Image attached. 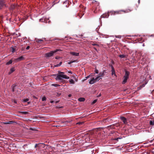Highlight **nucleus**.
<instances>
[{
    "instance_id": "13",
    "label": "nucleus",
    "mask_w": 154,
    "mask_h": 154,
    "mask_svg": "<svg viewBox=\"0 0 154 154\" xmlns=\"http://www.w3.org/2000/svg\"><path fill=\"white\" fill-rule=\"evenodd\" d=\"M85 100V98L83 97H80L78 99V100L80 102L84 101Z\"/></svg>"
},
{
    "instance_id": "27",
    "label": "nucleus",
    "mask_w": 154,
    "mask_h": 154,
    "mask_svg": "<svg viewBox=\"0 0 154 154\" xmlns=\"http://www.w3.org/2000/svg\"><path fill=\"white\" fill-rule=\"evenodd\" d=\"M97 99H95V100H94L92 102V104H94L95 103L97 102Z\"/></svg>"
},
{
    "instance_id": "30",
    "label": "nucleus",
    "mask_w": 154,
    "mask_h": 154,
    "mask_svg": "<svg viewBox=\"0 0 154 154\" xmlns=\"http://www.w3.org/2000/svg\"><path fill=\"white\" fill-rule=\"evenodd\" d=\"M146 83H145L144 84H143L141 85H140L141 88H143V87H144L145 86V85L146 84Z\"/></svg>"
},
{
    "instance_id": "25",
    "label": "nucleus",
    "mask_w": 154,
    "mask_h": 154,
    "mask_svg": "<svg viewBox=\"0 0 154 154\" xmlns=\"http://www.w3.org/2000/svg\"><path fill=\"white\" fill-rule=\"evenodd\" d=\"M63 3H65L67 1V0H60Z\"/></svg>"
},
{
    "instance_id": "5",
    "label": "nucleus",
    "mask_w": 154,
    "mask_h": 154,
    "mask_svg": "<svg viewBox=\"0 0 154 154\" xmlns=\"http://www.w3.org/2000/svg\"><path fill=\"white\" fill-rule=\"evenodd\" d=\"M111 67L112 69V75L113 76V77H115L116 78L117 77V75L116 74L114 68L112 66H111Z\"/></svg>"
},
{
    "instance_id": "23",
    "label": "nucleus",
    "mask_w": 154,
    "mask_h": 154,
    "mask_svg": "<svg viewBox=\"0 0 154 154\" xmlns=\"http://www.w3.org/2000/svg\"><path fill=\"white\" fill-rule=\"evenodd\" d=\"M23 100V102H27L29 100V99L26 98V99H24Z\"/></svg>"
},
{
    "instance_id": "26",
    "label": "nucleus",
    "mask_w": 154,
    "mask_h": 154,
    "mask_svg": "<svg viewBox=\"0 0 154 154\" xmlns=\"http://www.w3.org/2000/svg\"><path fill=\"white\" fill-rule=\"evenodd\" d=\"M46 98L45 97H42V101H45L46 100Z\"/></svg>"
},
{
    "instance_id": "34",
    "label": "nucleus",
    "mask_w": 154,
    "mask_h": 154,
    "mask_svg": "<svg viewBox=\"0 0 154 154\" xmlns=\"http://www.w3.org/2000/svg\"><path fill=\"white\" fill-rule=\"evenodd\" d=\"M142 88L141 86H140L139 87H138L137 88V90H139L141 89Z\"/></svg>"
},
{
    "instance_id": "37",
    "label": "nucleus",
    "mask_w": 154,
    "mask_h": 154,
    "mask_svg": "<svg viewBox=\"0 0 154 154\" xmlns=\"http://www.w3.org/2000/svg\"><path fill=\"white\" fill-rule=\"evenodd\" d=\"M29 48L30 47L29 46H28L26 47V49L27 50H28Z\"/></svg>"
},
{
    "instance_id": "18",
    "label": "nucleus",
    "mask_w": 154,
    "mask_h": 154,
    "mask_svg": "<svg viewBox=\"0 0 154 154\" xmlns=\"http://www.w3.org/2000/svg\"><path fill=\"white\" fill-rule=\"evenodd\" d=\"M12 60H11L6 63V64L7 65H10V64H11L12 63Z\"/></svg>"
},
{
    "instance_id": "7",
    "label": "nucleus",
    "mask_w": 154,
    "mask_h": 154,
    "mask_svg": "<svg viewBox=\"0 0 154 154\" xmlns=\"http://www.w3.org/2000/svg\"><path fill=\"white\" fill-rule=\"evenodd\" d=\"M120 119H121L124 124H127L128 122L127 120L123 116H121L120 117Z\"/></svg>"
},
{
    "instance_id": "38",
    "label": "nucleus",
    "mask_w": 154,
    "mask_h": 154,
    "mask_svg": "<svg viewBox=\"0 0 154 154\" xmlns=\"http://www.w3.org/2000/svg\"><path fill=\"white\" fill-rule=\"evenodd\" d=\"M60 95H61V94L60 93H58L57 94V96L59 97V96H60Z\"/></svg>"
},
{
    "instance_id": "49",
    "label": "nucleus",
    "mask_w": 154,
    "mask_h": 154,
    "mask_svg": "<svg viewBox=\"0 0 154 154\" xmlns=\"http://www.w3.org/2000/svg\"><path fill=\"white\" fill-rule=\"evenodd\" d=\"M152 91V92H154V90H153Z\"/></svg>"
},
{
    "instance_id": "40",
    "label": "nucleus",
    "mask_w": 154,
    "mask_h": 154,
    "mask_svg": "<svg viewBox=\"0 0 154 154\" xmlns=\"http://www.w3.org/2000/svg\"><path fill=\"white\" fill-rule=\"evenodd\" d=\"M59 58H60L59 57H58V56H57V57H55V59H59Z\"/></svg>"
},
{
    "instance_id": "19",
    "label": "nucleus",
    "mask_w": 154,
    "mask_h": 154,
    "mask_svg": "<svg viewBox=\"0 0 154 154\" xmlns=\"http://www.w3.org/2000/svg\"><path fill=\"white\" fill-rule=\"evenodd\" d=\"M69 82L71 84H74L75 83V82L72 79H71L69 80Z\"/></svg>"
},
{
    "instance_id": "43",
    "label": "nucleus",
    "mask_w": 154,
    "mask_h": 154,
    "mask_svg": "<svg viewBox=\"0 0 154 154\" xmlns=\"http://www.w3.org/2000/svg\"><path fill=\"white\" fill-rule=\"evenodd\" d=\"M22 113H23V114H27V112H22Z\"/></svg>"
},
{
    "instance_id": "28",
    "label": "nucleus",
    "mask_w": 154,
    "mask_h": 154,
    "mask_svg": "<svg viewBox=\"0 0 154 154\" xmlns=\"http://www.w3.org/2000/svg\"><path fill=\"white\" fill-rule=\"evenodd\" d=\"M116 38H121V35H116Z\"/></svg>"
},
{
    "instance_id": "14",
    "label": "nucleus",
    "mask_w": 154,
    "mask_h": 154,
    "mask_svg": "<svg viewBox=\"0 0 154 154\" xmlns=\"http://www.w3.org/2000/svg\"><path fill=\"white\" fill-rule=\"evenodd\" d=\"M14 70H15L14 68V67L10 69V72H9V73H8L9 74H11L12 72H14Z\"/></svg>"
},
{
    "instance_id": "44",
    "label": "nucleus",
    "mask_w": 154,
    "mask_h": 154,
    "mask_svg": "<svg viewBox=\"0 0 154 154\" xmlns=\"http://www.w3.org/2000/svg\"><path fill=\"white\" fill-rule=\"evenodd\" d=\"M68 73H70L71 74H72V72L71 71H69L68 72Z\"/></svg>"
},
{
    "instance_id": "12",
    "label": "nucleus",
    "mask_w": 154,
    "mask_h": 154,
    "mask_svg": "<svg viewBox=\"0 0 154 154\" xmlns=\"http://www.w3.org/2000/svg\"><path fill=\"white\" fill-rule=\"evenodd\" d=\"M104 75V71H103L102 72H100L99 73V74L98 75V76L100 77L101 78V77L103 76Z\"/></svg>"
},
{
    "instance_id": "47",
    "label": "nucleus",
    "mask_w": 154,
    "mask_h": 154,
    "mask_svg": "<svg viewBox=\"0 0 154 154\" xmlns=\"http://www.w3.org/2000/svg\"><path fill=\"white\" fill-rule=\"evenodd\" d=\"M71 94H69V95H68V96H69V97H71Z\"/></svg>"
},
{
    "instance_id": "33",
    "label": "nucleus",
    "mask_w": 154,
    "mask_h": 154,
    "mask_svg": "<svg viewBox=\"0 0 154 154\" xmlns=\"http://www.w3.org/2000/svg\"><path fill=\"white\" fill-rule=\"evenodd\" d=\"M95 73L96 74H98L99 72L98 70L97 69H95Z\"/></svg>"
},
{
    "instance_id": "20",
    "label": "nucleus",
    "mask_w": 154,
    "mask_h": 154,
    "mask_svg": "<svg viewBox=\"0 0 154 154\" xmlns=\"http://www.w3.org/2000/svg\"><path fill=\"white\" fill-rule=\"evenodd\" d=\"M51 85L55 87H57L60 86V85L56 84H53Z\"/></svg>"
},
{
    "instance_id": "32",
    "label": "nucleus",
    "mask_w": 154,
    "mask_h": 154,
    "mask_svg": "<svg viewBox=\"0 0 154 154\" xmlns=\"http://www.w3.org/2000/svg\"><path fill=\"white\" fill-rule=\"evenodd\" d=\"M84 123L83 122H78L77 123V124H79V125H82V124Z\"/></svg>"
},
{
    "instance_id": "21",
    "label": "nucleus",
    "mask_w": 154,
    "mask_h": 154,
    "mask_svg": "<svg viewBox=\"0 0 154 154\" xmlns=\"http://www.w3.org/2000/svg\"><path fill=\"white\" fill-rule=\"evenodd\" d=\"M62 63V62H60L59 63V64L55 65L54 66L55 67H57L61 65Z\"/></svg>"
},
{
    "instance_id": "17",
    "label": "nucleus",
    "mask_w": 154,
    "mask_h": 154,
    "mask_svg": "<svg viewBox=\"0 0 154 154\" xmlns=\"http://www.w3.org/2000/svg\"><path fill=\"white\" fill-rule=\"evenodd\" d=\"M101 79V78H100L98 76L96 78H94V79L96 82H97L98 81Z\"/></svg>"
},
{
    "instance_id": "48",
    "label": "nucleus",
    "mask_w": 154,
    "mask_h": 154,
    "mask_svg": "<svg viewBox=\"0 0 154 154\" xmlns=\"http://www.w3.org/2000/svg\"><path fill=\"white\" fill-rule=\"evenodd\" d=\"M154 36V35H151V36Z\"/></svg>"
},
{
    "instance_id": "36",
    "label": "nucleus",
    "mask_w": 154,
    "mask_h": 154,
    "mask_svg": "<svg viewBox=\"0 0 154 154\" xmlns=\"http://www.w3.org/2000/svg\"><path fill=\"white\" fill-rule=\"evenodd\" d=\"M83 14H82L81 16H80V15H79V18H81L82 17V16L83 15Z\"/></svg>"
},
{
    "instance_id": "4",
    "label": "nucleus",
    "mask_w": 154,
    "mask_h": 154,
    "mask_svg": "<svg viewBox=\"0 0 154 154\" xmlns=\"http://www.w3.org/2000/svg\"><path fill=\"white\" fill-rule=\"evenodd\" d=\"M17 5L16 4H12L11 5L9 9L10 10L13 11L15 9H17Z\"/></svg>"
},
{
    "instance_id": "24",
    "label": "nucleus",
    "mask_w": 154,
    "mask_h": 154,
    "mask_svg": "<svg viewBox=\"0 0 154 154\" xmlns=\"http://www.w3.org/2000/svg\"><path fill=\"white\" fill-rule=\"evenodd\" d=\"M16 86L15 85H13L12 86V91L13 92L14 91V88Z\"/></svg>"
},
{
    "instance_id": "2",
    "label": "nucleus",
    "mask_w": 154,
    "mask_h": 154,
    "mask_svg": "<svg viewBox=\"0 0 154 154\" xmlns=\"http://www.w3.org/2000/svg\"><path fill=\"white\" fill-rule=\"evenodd\" d=\"M125 74L123 77V80L122 82L123 84H125L127 82V79L129 78L130 74L129 72L127 71H125Z\"/></svg>"
},
{
    "instance_id": "45",
    "label": "nucleus",
    "mask_w": 154,
    "mask_h": 154,
    "mask_svg": "<svg viewBox=\"0 0 154 154\" xmlns=\"http://www.w3.org/2000/svg\"><path fill=\"white\" fill-rule=\"evenodd\" d=\"M12 145H13V146H14V147H16V145L14 144H13Z\"/></svg>"
},
{
    "instance_id": "46",
    "label": "nucleus",
    "mask_w": 154,
    "mask_h": 154,
    "mask_svg": "<svg viewBox=\"0 0 154 154\" xmlns=\"http://www.w3.org/2000/svg\"><path fill=\"white\" fill-rule=\"evenodd\" d=\"M14 103H17V101L15 100H14Z\"/></svg>"
},
{
    "instance_id": "41",
    "label": "nucleus",
    "mask_w": 154,
    "mask_h": 154,
    "mask_svg": "<svg viewBox=\"0 0 154 154\" xmlns=\"http://www.w3.org/2000/svg\"><path fill=\"white\" fill-rule=\"evenodd\" d=\"M89 76H90L89 75V76H87V77H86V79H85V80H86V79H88L89 78ZM84 80H85V79H84Z\"/></svg>"
},
{
    "instance_id": "51",
    "label": "nucleus",
    "mask_w": 154,
    "mask_h": 154,
    "mask_svg": "<svg viewBox=\"0 0 154 154\" xmlns=\"http://www.w3.org/2000/svg\"><path fill=\"white\" fill-rule=\"evenodd\" d=\"M53 102H52V101H51V103H52Z\"/></svg>"
},
{
    "instance_id": "31",
    "label": "nucleus",
    "mask_w": 154,
    "mask_h": 154,
    "mask_svg": "<svg viewBox=\"0 0 154 154\" xmlns=\"http://www.w3.org/2000/svg\"><path fill=\"white\" fill-rule=\"evenodd\" d=\"M27 144H26L23 146V147L24 149H25V147L26 146H27Z\"/></svg>"
},
{
    "instance_id": "29",
    "label": "nucleus",
    "mask_w": 154,
    "mask_h": 154,
    "mask_svg": "<svg viewBox=\"0 0 154 154\" xmlns=\"http://www.w3.org/2000/svg\"><path fill=\"white\" fill-rule=\"evenodd\" d=\"M42 39H38L37 40V42L38 43H40V42L42 41Z\"/></svg>"
},
{
    "instance_id": "22",
    "label": "nucleus",
    "mask_w": 154,
    "mask_h": 154,
    "mask_svg": "<svg viewBox=\"0 0 154 154\" xmlns=\"http://www.w3.org/2000/svg\"><path fill=\"white\" fill-rule=\"evenodd\" d=\"M150 124L151 125H154V120H151L150 122Z\"/></svg>"
},
{
    "instance_id": "1",
    "label": "nucleus",
    "mask_w": 154,
    "mask_h": 154,
    "mask_svg": "<svg viewBox=\"0 0 154 154\" xmlns=\"http://www.w3.org/2000/svg\"><path fill=\"white\" fill-rule=\"evenodd\" d=\"M58 73L59 74H57L56 78V80H61L63 79H69V77L63 74V72H61L59 71Z\"/></svg>"
},
{
    "instance_id": "50",
    "label": "nucleus",
    "mask_w": 154,
    "mask_h": 154,
    "mask_svg": "<svg viewBox=\"0 0 154 154\" xmlns=\"http://www.w3.org/2000/svg\"><path fill=\"white\" fill-rule=\"evenodd\" d=\"M140 0H138V2H139V3L140 2Z\"/></svg>"
},
{
    "instance_id": "16",
    "label": "nucleus",
    "mask_w": 154,
    "mask_h": 154,
    "mask_svg": "<svg viewBox=\"0 0 154 154\" xmlns=\"http://www.w3.org/2000/svg\"><path fill=\"white\" fill-rule=\"evenodd\" d=\"M127 56L126 55H125L124 54H122V55H119V57L121 58H126Z\"/></svg>"
},
{
    "instance_id": "39",
    "label": "nucleus",
    "mask_w": 154,
    "mask_h": 154,
    "mask_svg": "<svg viewBox=\"0 0 154 154\" xmlns=\"http://www.w3.org/2000/svg\"><path fill=\"white\" fill-rule=\"evenodd\" d=\"M15 51V50L14 48H12V52L13 53H14Z\"/></svg>"
},
{
    "instance_id": "15",
    "label": "nucleus",
    "mask_w": 154,
    "mask_h": 154,
    "mask_svg": "<svg viewBox=\"0 0 154 154\" xmlns=\"http://www.w3.org/2000/svg\"><path fill=\"white\" fill-rule=\"evenodd\" d=\"M123 11L124 12H128V11H123V10H121V11H116L115 12V13L116 14H119L120 13V11Z\"/></svg>"
},
{
    "instance_id": "35",
    "label": "nucleus",
    "mask_w": 154,
    "mask_h": 154,
    "mask_svg": "<svg viewBox=\"0 0 154 154\" xmlns=\"http://www.w3.org/2000/svg\"><path fill=\"white\" fill-rule=\"evenodd\" d=\"M43 18L41 19H40V22H44V21H43Z\"/></svg>"
},
{
    "instance_id": "8",
    "label": "nucleus",
    "mask_w": 154,
    "mask_h": 154,
    "mask_svg": "<svg viewBox=\"0 0 154 154\" xmlns=\"http://www.w3.org/2000/svg\"><path fill=\"white\" fill-rule=\"evenodd\" d=\"M96 82L94 78V77L92 78L89 81V83L91 84H93L95 83Z\"/></svg>"
},
{
    "instance_id": "3",
    "label": "nucleus",
    "mask_w": 154,
    "mask_h": 154,
    "mask_svg": "<svg viewBox=\"0 0 154 154\" xmlns=\"http://www.w3.org/2000/svg\"><path fill=\"white\" fill-rule=\"evenodd\" d=\"M60 49H57L53 51H51L50 52L47 53L45 54V56L46 57H49L53 56L54 54L56 53L57 52L61 51Z\"/></svg>"
},
{
    "instance_id": "11",
    "label": "nucleus",
    "mask_w": 154,
    "mask_h": 154,
    "mask_svg": "<svg viewBox=\"0 0 154 154\" xmlns=\"http://www.w3.org/2000/svg\"><path fill=\"white\" fill-rule=\"evenodd\" d=\"M109 15L108 14H103L100 17L101 18H107L108 17H109Z\"/></svg>"
},
{
    "instance_id": "6",
    "label": "nucleus",
    "mask_w": 154,
    "mask_h": 154,
    "mask_svg": "<svg viewBox=\"0 0 154 154\" xmlns=\"http://www.w3.org/2000/svg\"><path fill=\"white\" fill-rule=\"evenodd\" d=\"M24 59V57L22 56H21L18 58L16 59H14L13 61H15V62H18L19 61H20L21 60H22Z\"/></svg>"
},
{
    "instance_id": "42",
    "label": "nucleus",
    "mask_w": 154,
    "mask_h": 154,
    "mask_svg": "<svg viewBox=\"0 0 154 154\" xmlns=\"http://www.w3.org/2000/svg\"><path fill=\"white\" fill-rule=\"evenodd\" d=\"M11 122H9L6 123H5L7 124H11Z\"/></svg>"
},
{
    "instance_id": "9",
    "label": "nucleus",
    "mask_w": 154,
    "mask_h": 154,
    "mask_svg": "<svg viewBox=\"0 0 154 154\" xmlns=\"http://www.w3.org/2000/svg\"><path fill=\"white\" fill-rule=\"evenodd\" d=\"M5 5V2L4 1L2 0H1L0 1V9L2 8L3 6Z\"/></svg>"
},
{
    "instance_id": "10",
    "label": "nucleus",
    "mask_w": 154,
    "mask_h": 154,
    "mask_svg": "<svg viewBox=\"0 0 154 154\" xmlns=\"http://www.w3.org/2000/svg\"><path fill=\"white\" fill-rule=\"evenodd\" d=\"M70 54L74 56H78L79 55V53H76L75 52H70Z\"/></svg>"
}]
</instances>
